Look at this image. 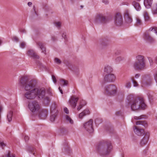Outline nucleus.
Masks as SVG:
<instances>
[{
	"label": "nucleus",
	"mask_w": 157,
	"mask_h": 157,
	"mask_svg": "<svg viewBox=\"0 0 157 157\" xmlns=\"http://www.w3.org/2000/svg\"><path fill=\"white\" fill-rule=\"evenodd\" d=\"M127 98L130 101L131 108L132 111L140 109H145L146 106L143 98H134L131 94L129 95Z\"/></svg>",
	"instance_id": "f257e3e1"
},
{
	"label": "nucleus",
	"mask_w": 157,
	"mask_h": 157,
	"mask_svg": "<svg viewBox=\"0 0 157 157\" xmlns=\"http://www.w3.org/2000/svg\"><path fill=\"white\" fill-rule=\"evenodd\" d=\"M112 149L111 143L109 141L100 142L97 147L98 151L102 155L108 154Z\"/></svg>",
	"instance_id": "f03ea898"
},
{
	"label": "nucleus",
	"mask_w": 157,
	"mask_h": 157,
	"mask_svg": "<svg viewBox=\"0 0 157 157\" xmlns=\"http://www.w3.org/2000/svg\"><path fill=\"white\" fill-rule=\"evenodd\" d=\"M156 35L157 28L151 27L144 33L143 38L149 42L152 43L155 41V38Z\"/></svg>",
	"instance_id": "7ed1b4c3"
},
{
	"label": "nucleus",
	"mask_w": 157,
	"mask_h": 157,
	"mask_svg": "<svg viewBox=\"0 0 157 157\" xmlns=\"http://www.w3.org/2000/svg\"><path fill=\"white\" fill-rule=\"evenodd\" d=\"M136 58V60L133 65L135 69L142 71L146 69L145 60L144 57L142 55H138Z\"/></svg>",
	"instance_id": "20e7f679"
},
{
	"label": "nucleus",
	"mask_w": 157,
	"mask_h": 157,
	"mask_svg": "<svg viewBox=\"0 0 157 157\" xmlns=\"http://www.w3.org/2000/svg\"><path fill=\"white\" fill-rule=\"evenodd\" d=\"M105 92L109 95H112L115 94L117 91L116 87L113 84H110L106 86L105 87Z\"/></svg>",
	"instance_id": "39448f33"
},
{
	"label": "nucleus",
	"mask_w": 157,
	"mask_h": 157,
	"mask_svg": "<svg viewBox=\"0 0 157 157\" xmlns=\"http://www.w3.org/2000/svg\"><path fill=\"white\" fill-rule=\"evenodd\" d=\"M93 124V120L90 119L83 124V127L85 130L89 133H92L94 131Z\"/></svg>",
	"instance_id": "423d86ee"
},
{
	"label": "nucleus",
	"mask_w": 157,
	"mask_h": 157,
	"mask_svg": "<svg viewBox=\"0 0 157 157\" xmlns=\"http://www.w3.org/2000/svg\"><path fill=\"white\" fill-rule=\"evenodd\" d=\"M107 21L106 17L102 14H97L94 20V22L96 23H105Z\"/></svg>",
	"instance_id": "0eeeda50"
},
{
	"label": "nucleus",
	"mask_w": 157,
	"mask_h": 157,
	"mask_svg": "<svg viewBox=\"0 0 157 157\" xmlns=\"http://www.w3.org/2000/svg\"><path fill=\"white\" fill-rule=\"evenodd\" d=\"M36 97L37 96L41 99L44 98L45 94V90L44 88H35Z\"/></svg>",
	"instance_id": "6e6552de"
},
{
	"label": "nucleus",
	"mask_w": 157,
	"mask_h": 157,
	"mask_svg": "<svg viewBox=\"0 0 157 157\" xmlns=\"http://www.w3.org/2000/svg\"><path fill=\"white\" fill-rule=\"evenodd\" d=\"M28 106L29 109L33 112L37 111L40 109V105L38 102L35 101L29 103Z\"/></svg>",
	"instance_id": "1a4fd4ad"
},
{
	"label": "nucleus",
	"mask_w": 157,
	"mask_h": 157,
	"mask_svg": "<svg viewBox=\"0 0 157 157\" xmlns=\"http://www.w3.org/2000/svg\"><path fill=\"white\" fill-rule=\"evenodd\" d=\"M123 18L121 14L117 13L114 17V23L118 26H121L123 24Z\"/></svg>",
	"instance_id": "9d476101"
},
{
	"label": "nucleus",
	"mask_w": 157,
	"mask_h": 157,
	"mask_svg": "<svg viewBox=\"0 0 157 157\" xmlns=\"http://www.w3.org/2000/svg\"><path fill=\"white\" fill-rule=\"evenodd\" d=\"M35 88L30 91L26 92L25 94V97L27 99H32L36 98Z\"/></svg>",
	"instance_id": "9b49d317"
},
{
	"label": "nucleus",
	"mask_w": 157,
	"mask_h": 157,
	"mask_svg": "<svg viewBox=\"0 0 157 157\" xmlns=\"http://www.w3.org/2000/svg\"><path fill=\"white\" fill-rule=\"evenodd\" d=\"M152 79L151 77L149 75H145L143 78L142 83L143 85H150L152 81Z\"/></svg>",
	"instance_id": "f8f14e48"
},
{
	"label": "nucleus",
	"mask_w": 157,
	"mask_h": 157,
	"mask_svg": "<svg viewBox=\"0 0 157 157\" xmlns=\"http://www.w3.org/2000/svg\"><path fill=\"white\" fill-rule=\"evenodd\" d=\"M38 116L39 118L41 119H45L48 114V111L45 109H41L38 112Z\"/></svg>",
	"instance_id": "ddd939ff"
},
{
	"label": "nucleus",
	"mask_w": 157,
	"mask_h": 157,
	"mask_svg": "<svg viewBox=\"0 0 157 157\" xmlns=\"http://www.w3.org/2000/svg\"><path fill=\"white\" fill-rule=\"evenodd\" d=\"M116 79V77L114 74H109L105 75L104 77V81L106 82H113Z\"/></svg>",
	"instance_id": "4468645a"
},
{
	"label": "nucleus",
	"mask_w": 157,
	"mask_h": 157,
	"mask_svg": "<svg viewBox=\"0 0 157 157\" xmlns=\"http://www.w3.org/2000/svg\"><path fill=\"white\" fill-rule=\"evenodd\" d=\"M29 82L28 78L26 76H21L19 80V84L22 86H25Z\"/></svg>",
	"instance_id": "2eb2a0df"
},
{
	"label": "nucleus",
	"mask_w": 157,
	"mask_h": 157,
	"mask_svg": "<svg viewBox=\"0 0 157 157\" xmlns=\"http://www.w3.org/2000/svg\"><path fill=\"white\" fill-rule=\"evenodd\" d=\"M124 17L125 21L128 23H130L132 22V19L128 10H127L125 11L124 13Z\"/></svg>",
	"instance_id": "dca6fc26"
},
{
	"label": "nucleus",
	"mask_w": 157,
	"mask_h": 157,
	"mask_svg": "<svg viewBox=\"0 0 157 157\" xmlns=\"http://www.w3.org/2000/svg\"><path fill=\"white\" fill-rule=\"evenodd\" d=\"M78 100V98H75L74 96L71 97L69 100V103L73 108H75L77 104V102Z\"/></svg>",
	"instance_id": "f3484780"
},
{
	"label": "nucleus",
	"mask_w": 157,
	"mask_h": 157,
	"mask_svg": "<svg viewBox=\"0 0 157 157\" xmlns=\"http://www.w3.org/2000/svg\"><path fill=\"white\" fill-rule=\"evenodd\" d=\"M149 133L146 132L145 133V136L141 141L140 145L141 147H143L147 143L149 137Z\"/></svg>",
	"instance_id": "a211bd4d"
},
{
	"label": "nucleus",
	"mask_w": 157,
	"mask_h": 157,
	"mask_svg": "<svg viewBox=\"0 0 157 157\" xmlns=\"http://www.w3.org/2000/svg\"><path fill=\"white\" fill-rule=\"evenodd\" d=\"M24 86V89L25 91L28 92L33 90L34 87V85L30 81L29 82L25 85Z\"/></svg>",
	"instance_id": "6ab92c4d"
},
{
	"label": "nucleus",
	"mask_w": 157,
	"mask_h": 157,
	"mask_svg": "<svg viewBox=\"0 0 157 157\" xmlns=\"http://www.w3.org/2000/svg\"><path fill=\"white\" fill-rule=\"evenodd\" d=\"M27 54L28 56L33 57L34 59H38L39 58V56L36 55L34 51L32 50L28 51Z\"/></svg>",
	"instance_id": "aec40b11"
},
{
	"label": "nucleus",
	"mask_w": 157,
	"mask_h": 157,
	"mask_svg": "<svg viewBox=\"0 0 157 157\" xmlns=\"http://www.w3.org/2000/svg\"><path fill=\"white\" fill-rule=\"evenodd\" d=\"M90 113L88 109H86L79 114V117L80 119H82L83 117L89 114Z\"/></svg>",
	"instance_id": "412c9836"
},
{
	"label": "nucleus",
	"mask_w": 157,
	"mask_h": 157,
	"mask_svg": "<svg viewBox=\"0 0 157 157\" xmlns=\"http://www.w3.org/2000/svg\"><path fill=\"white\" fill-rule=\"evenodd\" d=\"M134 130L135 133L139 136L142 135L144 132L143 129H139L136 126H134Z\"/></svg>",
	"instance_id": "4be33fe9"
},
{
	"label": "nucleus",
	"mask_w": 157,
	"mask_h": 157,
	"mask_svg": "<svg viewBox=\"0 0 157 157\" xmlns=\"http://www.w3.org/2000/svg\"><path fill=\"white\" fill-rule=\"evenodd\" d=\"M153 0H144V4L147 9L150 8L151 6Z\"/></svg>",
	"instance_id": "5701e85b"
},
{
	"label": "nucleus",
	"mask_w": 157,
	"mask_h": 157,
	"mask_svg": "<svg viewBox=\"0 0 157 157\" xmlns=\"http://www.w3.org/2000/svg\"><path fill=\"white\" fill-rule=\"evenodd\" d=\"M100 42L102 47H106L108 46L109 44V40L105 38H102Z\"/></svg>",
	"instance_id": "b1692460"
},
{
	"label": "nucleus",
	"mask_w": 157,
	"mask_h": 157,
	"mask_svg": "<svg viewBox=\"0 0 157 157\" xmlns=\"http://www.w3.org/2000/svg\"><path fill=\"white\" fill-rule=\"evenodd\" d=\"M57 107V105L55 103L52 104L51 109V111L52 113H57L58 111L56 109Z\"/></svg>",
	"instance_id": "393cba45"
},
{
	"label": "nucleus",
	"mask_w": 157,
	"mask_h": 157,
	"mask_svg": "<svg viewBox=\"0 0 157 157\" xmlns=\"http://www.w3.org/2000/svg\"><path fill=\"white\" fill-rule=\"evenodd\" d=\"M132 5L137 11H139L141 10V8L139 3L133 1L132 2Z\"/></svg>",
	"instance_id": "a878e982"
},
{
	"label": "nucleus",
	"mask_w": 157,
	"mask_h": 157,
	"mask_svg": "<svg viewBox=\"0 0 157 157\" xmlns=\"http://www.w3.org/2000/svg\"><path fill=\"white\" fill-rule=\"evenodd\" d=\"M86 104V102L85 101L83 100H81L80 102L79 105L77 108V110L79 111Z\"/></svg>",
	"instance_id": "bb28decb"
},
{
	"label": "nucleus",
	"mask_w": 157,
	"mask_h": 157,
	"mask_svg": "<svg viewBox=\"0 0 157 157\" xmlns=\"http://www.w3.org/2000/svg\"><path fill=\"white\" fill-rule=\"evenodd\" d=\"M143 15L144 20L145 21H150V17L147 11H144L143 13Z\"/></svg>",
	"instance_id": "cd10ccee"
},
{
	"label": "nucleus",
	"mask_w": 157,
	"mask_h": 157,
	"mask_svg": "<svg viewBox=\"0 0 157 157\" xmlns=\"http://www.w3.org/2000/svg\"><path fill=\"white\" fill-rule=\"evenodd\" d=\"M151 12L153 14H157V3L153 5L151 8Z\"/></svg>",
	"instance_id": "c85d7f7f"
},
{
	"label": "nucleus",
	"mask_w": 157,
	"mask_h": 157,
	"mask_svg": "<svg viewBox=\"0 0 157 157\" xmlns=\"http://www.w3.org/2000/svg\"><path fill=\"white\" fill-rule=\"evenodd\" d=\"M113 71L112 67L108 65H106L105 67L104 71L107 73H111Z\"/></svg>",
	"instance_id": "c756f323"
},
{
	"label": "nucleus",
	"mask_w": 157,
	"mask_h": 157,
	"mask_svg": "<svg viewBox=\"0 0 157 157\" xmlns=\"http://www.w3.org/2000/svg\"><path fill=\"white\" fill-rule=\"evenodd\" d=\"M37 45L42 50V52H45L46 49L44 44L42 42H39L37 43Z\"/></svg>",
	"instance_id": "7c9ffc66"
},
{
	"label": "nucleus",
	"mask_w": 157,
	"mask_h": 157,
	"mask_svg": "<svg viewBox=\"0 0 157 157\" xmlns=\"http://www.w3.org/2000/svg\"><path fill=\"white\" fill-rule=\"evenodd\" d=\"M13 112L11 111H10L8 113L7 115V119L9 122L12 121Z\"/></svg>",
	"instance_id": "2f4dec72"
},
{
	"label": "nucleus",
	"mask_w": 157,
	"mask_h": 157,
	"mask_svg": "<svg viewBox=\"0 0 157 157\" xmlns=\"http://www.w3.org/2000/svg\"><path fill=\"white\" fill-rule=\"evenodd\" d=\"M136 125H141L144 127H147V123L145 121H138L136 122Z\"/></svg>",
	"instance_id": "473e14b6"
},
{
	"label": "nucleus",
	"mask_w": 157,
	"mask_h": 157,
	"mask_svg": "<svg viewBox=\"0 0 157 157\" xmlns=\"http://www.w3.org/2000/svg\"><path fill=\"white\" fill-rule=\"evenodd\" d=\"M50 116V120L52 122H53L56 118L57 113H53Z\"/></svg>",
	"instance_id": "72a5a7b5"
},
{
	"label": "nucleus",
	"mask_w": 157,
	"mask_h": 157,
	"mask_svg": "<svg viewBox=\"0 0 157 157\" xmlns=\"http://www.w3.org/2000/svg\"><path fill=\"white\" fill-rule=\"evenodd\" d=\"M136 24L137 26H140L142 25V22L141 20L138 17H136Z\"/></svg>",
	"instance_id": "f704fd0d"
},
{
	"label": "nucleus",
	"mask_w": 157,
	"mask_h": 157,
	"mask_svg": "<svg viewBox=\"0 0 157 157\" xmlns=\"http://www.w3.org/2000/svg\"><path fill=\"white\" fill-rule=\"evenodd\" d=\"M66 119L67 122H68L71 124L73 123V120L68 115H66L65 117Z\"/></svg>",
	"instance_id": "c9c22d12"
},
{
	"label": "nucleus",
	"mask_w": 157,
	"mask_h": 157,
	"mask_svg": "<svg viewBox=\"0 0 157 157\" xmlns=\"http://www.w3.org/2000/svg\"><path fill=\"white\" fill-rule=\"evenodd\" d=\"M60 84L63 86H67V81L64 79H60Z\"/></svg>",
	"instance_id": "e433bc0d"
},
{
	"label": "nucleus",
	"mask_w": 157,
	"mask_h": 157,
	"mask_svg": "<svg viewBox=\"0 0 157 157\" xmlns=\"http://www.w3.org/2000/svg\"><path fill=\"white\" fill-rule=\"evenodd\" d=\"M131 83L130 81H127L126 82L125 84V86L126 88L129 89L131 87Z\"/></svg>",
	"instance_id": "4c0bfd02"
},
{
	"label": "nucleus",
	"mask_w": 157,
	"mask_h": 157,
	"mask_svg": "<svg viewBox=\"0 0 157 157\" xmlns=\"http://www.w3.org/2000/svg\"><path fill=\"white\" fill-rule=\"evenodd\" d=\"M131 79L133 84V86L134 87L137 86L138 84L137 82L134 79V78H132Z\"/></svg>",
	"instance_id": "58836bf2"
},
{
	"label": "nucleus",
	"mask_w": 157,
	"mask_h": 157,
	"mask_svg": "<svg viewBox=\"0 0 157 157\" xmlns=\"http://www.w3.org/2000/svg\"><path fill=\"white\" fill-rule=\"evenodd\" d=\"M124 59V58L121 56H119L117 57L115 61L117 63H119L120 61H121Z\"/></svg>",
	"instance_id": "ea45409f"
},
{
	"label": "nucleus",
	"mask_w": 157,
	"mask_h": 157,
	"mask_svg": "<svg viewBox=\"0 0 157 157\" xmlns=\"http://www.w3.org/2000/svg\"><path fill=\"white\" fill-rule=\"evenodd\" d=\"M6 146V144L3 141H0V146L2 148H3Z\"/></svg>",
	"instance_id": "a19ab883"
},
{
	"label": "nucleus",
	"mask_w": 157,
	"mask_h": 157,
	"mask_svg": "<svg viewBox=\"0 0 157 157\" xmlns=\"http://www.w3.org/2000/svg\"><path fill=\"white\" fill-rule=\"evenodd\" d=\"M55 62L58 64H60L61 63V61L58 58H56L55 59Z\"/></svg>",
	"instance_id": "79ce46f5"
},
{
	"label": "nucleus",
	"mask_w": 157,
	"mask_h": 157,
	"mask_svg": "<svg viewBox=\"0 0 157 157\" xmlns=\"http://www.w3.org/2000/svg\"><path fill=\"white\" fill-rule=\"evenodd\" d=\"M144 115H141L139 117H137V116H135L134 117V118L135 120H140L142 118H144L143 117L144 116Z\"/></svg>",
	"instance_id": "37998d69"
},
{
	"label": "nucleus",
	"mask_w": 157,
	"mask_h": 157,
	"mask_svg": "<svg viewBox=\"0 0 157 157\" xmlns=\"http://www.w3.org/2000/svg\"><path fill=\"white\" fill-rule=\"evenodd\" d=\"M52 79L53 81V82L55 84L56 82V77L54 75H52Z\"/></svg>",
	"instance_id": "c03bdc74"
},
{
	"label": "nucleus",
	"mask_w": 157,
	"mask_h": 157,
	"mask_svg": "<svg viewBox=\"0 0 157 157\" xmlns=\"http://www.w3.org/2000/svg\"><path fill=\"white\" fill-rule=\"evenodd\" d=\"M55 25L57 27H59L61 26V23L59 22H56Z\"/></svg>",
	"instance_id": "a18cd8bd"
},
{
	"label": "nucleus",
	"mask_w": 157,
	"mask_h": 157,
	"mask_svg": "<svg viewBox=\"0 0 157 157\" xmlns=\"http://www.w3.org/2000/svg\"><path fill=\"white\" fill-rule=\"evenodd\" d=\"M25 43L24 42H22L21 43L20 45V47L21 48H23L25 47Z\"/></svg>",
	"instance_id": "49530a36"
},
{
	"label": "nucleus",
	"mask_w": 157,
	"mask_h": 157,
	"mask_svg": "<svg viewBox=\"0 0 157 157\" xmlns=\"http://www.w3.org/2000/svg\"><path fill=\"white\" fill-rule=\"evenodd\" d=\"M64 111L67 114H68L69 113V111L66 107L64 109Z\"/></svg>",
	"instance_id": "de8ad7c7"
},
{
	"label": "nucleus",
	"mask_w": 157,
	"mask_h": 157,
	"mask_svg": "<svg viewBox=\"0 0 157 157\" xmlns=\"http://www.w3.org/2000/svg\"><path fill=\"white\" fill-rule=\"evenodd\" d=\"M7 157H15V156L14 154L11 155L10 153L9 152L7 155Z\"/></svg>",
	"instance_id": "09e8293b"
},
{
	"label": "nucleus",
	"mask_w": 157,
	"mask_h": 157,
	"mask_svg": "<svg viewBox=\"0 0 157 157\" xmlns=\"http://www.w3.org/2000/svg\"><path fill=\"white\" fill-rule=\"evenodd\" d=\"M154 78L155 80L157 83V72L154 74Z\"/></svg>",
	"instance_id": "8fccbe9b"
},
{
	"label": "nucleus",
	"mask_w": 157,
	"mask_h": 157,
	"mask_svg": "<svg viewBox=\"0 0 157 157\" xmlns=\"http://www.w3.org/2000/svg\"><path fill=\"white\" fill-rule=\"evenodd\" d=\"M102 2L105 5L108 4L109 3V1L107 0H102Z\"/></svg>",
	"instance_id": "3c124183"
},
{
	"label": "nucleus",
	"mask_w": 157,
	"mask_h": 157,
	"mask_svg": "<svg viewBox=\"0 0 157 157\" xmlns=\"http://www.w3.org/2000/svg\"><path fill=\"white\" fill-rule=\"evenodd\" d=\"M13 40L16 42H17L18 40V39L16 36L13 37Z\"/></svg>",
	"instance_id": "603ef678"
},
{
	"label": "nucleus",
	"mask_w": 157,
	"mask_h": 157,
	"mask_svg": "<svg viewBox=\"0 0 157 157\" xmlns=\"http://www.w3.org/2000/svg\"><path fill=\"white\" fill-rule=\"evenodd\" d=\"M66 33L65 32H64L62 34V37L64 39H65L66 37Z\"/></svg>",
	"instance_id": "864d4df0"
},
{
	"label": "nucleus",
	"mask_w": 157,
	"mask_h": 157,
	"mask_svg": "<svg viewBox=\"0 0 157 157\" xmlns=\"http://www.w3.org/2000/svg\"><path fill=\"white\" fill-rule=\"evenodd\" d=\"M149 61L150 63V64L151 66L153 65V61L151 59H149Z\"/></svg>",
	"instance_id": "5fc2aeb1"
},
{
	"label": "nucleus",
	"mask_w": 157,
	"mask_h": 157,
	"mask_svg": "<svg viewBox=\"0 0 157 157\" xmlns=\"http://www.w3.org/2000/svg\"><path fill=\"white\" fill-rule=\"evenodd\" d=\"M24 138L25 141H28L29 140V137L28 136H25Z\"/></svg>",
	"instance_id": "6e6d98bb"
},
{
	"label": "nucleus",
	"mask_w": 157,
	"mask_h": 157,
	"mask_svg": "<svg viewBox=\"0 0 157 157\" xmlns=\"http://www.w3.org/2000/svg\"><path fill=\"white\" fill-rule=\"evenodd\" d=\"M140 74H136L135 75V77L136 78H138L139 77V76H140Z\"/></svg>",
	"instance_id": "4d7b16f0"
},
{
	"label": "nucleus",
	"mask_w": 157,
	"mask_h": 157,
	"mask_svg": "<svg viewBox=\"0 0 157 157\" xmlns=\"http://www.w3.org/2000/svg\"><path fill=\"white\" fill-rule=\"evenodd\" d=\"M52 39L53 41H55L56 40V37L54 36H52Z\"/></svg>",
	"instance_id": "13d9d810"
},
{
	"label": "nucleus",
	"mask_w": 157,
	"mask_h": 157,
	"mask_svg": "<svg viewBox=\"0 0 157 157\" xmlns=\"http://www.w3.org/2000/svg\"><path fill=\"white\" fill-rule=\"evenodd\" d=\"M59 89L61 94H63V91L60 87H59Z\"/></svg>",
	"instance_id": "bf43d9fd"
},
{
	"label": "nucleus",
	"mask_w": 157,
	"mask_h": 157,
	"mask_svg": "<svg viewBox=\"0 0 157 157\" xmlns=\"http://www.w3.org/2000/svg\"><path fill=\"white\" fill-rule=\"evenodd\" d=\"M45 100L47 101H49V100L48 98H44V101ZM48 102L47 104H48Z\"/></svg>",
	"instance_id": "052dcab7"
},
{
	"label": "nucleus",
	"mask_w": 157,
	"mask_h": 157,
	"mask_svg": "<svg viewBox=\"0 0 157 157\" xmlns=\"http://www.w3.org/2000/svg\"><path fill=\"white\" fill-rule=\"evenodd\" d=\"M28 5L29 6H30L32 5V3L31 2H29L28 3Z\"/></svg>",
	"instance_id": "680f3d73"
},
{
	"label": "nucleus",
	"mask_w": 157,
	"mask_h": 157,
	"mask_svg": "<svg viewBox=\"0 0 157 157\" xmlns=\"http://www.w3.org/2000/svg\"><path fill=\"white\" fill-rule=\"evenodd\" d=\"M20 31L22 33H25L26 32L25 29H21Z\"/></svg>",
	"instance_id": "e2e57ef3"
},
{
	"label": "nucleus",
	"mask_w": 157,
	"mask_h": 157,
	"mask_svg": "<svg viewBox=\"0 0 157 157\" xmlns=\"http://www.w3.org/2000/svg\"><path fill=\"white\" fill-rule=\"evenodd\" d=\"M33 9L34 10V11H35V13L36 14V11H35V7L34 6H33Z\"/></svg>",
	"instance_id": "0e129e2a"
},
{
	"label": "nucleus",
	"mask_w": 157,
	"mask_h": 157,
	"mask_svg": "<svg viewBox=\"0 0 157 157\" xmlns=\"http://www.w3.org/2000/svg\"><path fill=\"white\" fill-rule=\"evenodd\" d=\"M83 7L84 6H83L81 5L80 6L81 9H82L83 8Z\"/></svg>",
	"instance_id": "69168bd1"
},
{
	"label": "nucleus",
	"mask_w": 157,
	"mask_h": 157,
	"mask_svg": "<svg viewBox=\"0 0 157 157\" xmlns=\"http://www.w3.org/2000/svg\"><path fill=\"white\" fill-rule=\"evenodd\" d=\"M155 62L157 63V56L155 58Z\"/></svg>",
	"instance_id": "338daca9"
},
{
	"label": "nucleus",
	"mask_w": 157,
	"mask_h": 157,
	"mask_svg": "<svg viewBox=\"0 0 157 157\" xmlns=\"http://www.w3.org/2000/svg\"><path fill=\"white\" fill-rule=\"evenodd\" d=\"M117 113H119V112H117Z\"/></svg>",
	"instance_id": "774afa93"
}]
</instances>
